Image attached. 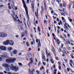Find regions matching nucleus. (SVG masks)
I'll list each match as a JSON object with an SVG mask.
<instances>
[{
    "mask_svg": "<svg viewBox=\"0 0 74 74\" xmlns=\"http://www.w3.org/2000/svg\"><path fill=\"white\" fill-rule=\"evenodd\" d=\"M28 55L29 57H30L32 56V54H31V53H28Z\"/></svg>",
    "mask_w": 74,
    "mask_h": 74,
    "instance_id": "28",
    "label": "nucleus"
},
{
    "mask_svg": "<svg viewBox=\"0 0 74 74\" xmlns=\"http://www.w3.org/2000/svg\"><path fill=\"white\" fill-rule=\"evenodd\" d=\"M62 21H63L64 22H66V20H65L64 18L63 17H62Z\"/></svg>",
    "mask_w": 74,
    "mask_h": 74,
    "instance_id": "19",
    "label": "nucleus"
},
{
    "mask_svg": "<svg viewBox=\"0 0 74 74\" xmlns=\"http://www.w3.org/2000/svg\"><path fill=\"white\" fill-rule=\"evenodd\" d=\"M51 61L52 63L53 64V63H54V62H53V61L52 59H51Z\"/></svg>",
    "mask_w": 74,
    "mask_h": 74,
    "instance_id": "34",
    "label": "nucleus"
},
{
    "mask_svg": "<svg viewBox=\"0 0 74 74\" xmlns=\"http://www.w3.org/2000/svg\"><path fill=\"white\" fill-rule=\"evenodd\" d=\"M70 64L71 66H72V67H73V65L71 64H73V60H70Z\"/></svg>",
    "mask_w": 74,
    "mask_h": 74,
    "instance_id": "13",
    "label": "nucleus"
},
{
    "mask_svg": "<svg viewBox=\"0 0 74 74\" xmlns=\"http://www.w3.org/2000/svg\"><path fill=\"white\" fill-rule=\"evenodd\" d=\"M0 49L2 51H5L7 49V48L5 47H0Z\"/></svg>",
    "mask_w": 74,
    "mask_h": 74,
    "instance_id": "9",
    "label": "nucleus"
},
{
    "mask_svg": "<svg viewBox=\"0 0 74 74\" xmlns=\"http://www.w3.org/2000/svg\"><path fill=\"white\" fill-rule=\"evenodd\" d=\"M67 26H68V27L69 28H71V26H70L68 24H67Z\"/></svg>",
    "mask_w": 74,
    "mask_h": 74,
    "instance_id": "46",
    "label": "nucleus"
},
{
    "mask_svg": "<svg viewBox=\"0 0 74 74\" xmlns=\"http://www.w3.org/2000/svg\"><path fill=\"white\" fill-rule=\"evenodd\" d=\"M14 41L12 40H9L8 45H10V46H13L14 45Z\"/></svg>",
    "mask_w": 74,
    "mask_h": 74,
    "instance_id": "6",
    "label": "nucleus"
},
{
    "mask_svg": "<svg viewBox=\"0 0 74 74\" xmlns=\"http://www.w3.org/2000/svg\"><path fill=\"white\" fill-rule=\"evenodd\" d=\"M26 45H27V46H28V47L29 46V43H28V42H27L26 43Z\"/></svg>",
    "mask_w": 74,
    "mask_h": 74,
    "instance_id": "39",
    "label": "nucleus"
},
{
    "mask_svg": "<svg viewBox=\"0 0 74 74\" xmlns=\"http://www.w3.org/2000/svg\"><path fill=\"white\" fill-rule=\"evenodd\" d=\"M62 64L63 66H64V67L65 68H66V66L65 65V64H64V63H63V62L62 63Z\"/></svg>",
    "mask_w": 74,
    "mask_h": 74,
    "instance_id": "42",
    "label": "nucleus"
},
{
    "mask_svg": "<svg viewBox=\"0 0 74 74\" xmlns=\"http://www.w3.org/2000/svg\"><path fill=\"white\" fill-rule=\"evenodd\" d=\"M54 40H57L58 41V44H60V41H59V40L57 38H55Z\"/></svg>",
    "mask_w": 74,
    "mask_h": 74,
    "instance_id": "15",
    "label": "nucleus"
},
{
    "mask_svg": "<svg viewBox=\"0 0 74 74\" xmlns=\"http://www.w3.org/2000/svg\"><path fill=\"white\" fill-rule=\"evenodd\" d=\"M44 5L45 9V10H46V11H47V6L46 5V4H45V2H44Z\"/></svg>",
    "mask_w": 74,
    "mask_h": 74,
    "instance_id": "20",
    "label": "nucleus"
},
{
    "mask_svg": "<svg viewBox=\"0 0 74 74\" xmlns=\"http://www.w3.org/2000/svg\"><path fill=\"white\" fill-rule=\"evenodd\" d=\"M17 22H18V23H22V21H20L19 19H18L17 20Z\"/></svg>",
    "mask_w": 74,
    "mask_h": 74,
    "instance_id": "21",
    "label": "nucleus"
},
{
    "mask_svg": "<svg viewBox=\"0 0 74 74\" xmlns=\"http://www.w3.org/2000/svg\"><path fill=\"white\" fill-rule=\"evenodd\" d=\"M60 7H62V4L61 3H60Z\"/></svg>",
    "mask_w": 74,
    "mask_h": 74,
    "instance_id": "58",
    "label": "nucleus"
},
{
    "mask_svg": "<svg viewBox=\"0 0 74 74\" xmlns=\"http://www.w3.org/2000/svg\"><path fill=\"white\" fill-rule=\"evenodd\" d=\"M23 3V4L24 7L25 8V12H26V15L27 16H28V9H27V8L26 6V3L25 2L24 0H22Z\"/></svg>",
    "mask_w": 74,
    "mask_h": 74,
    "instance_id": "1",
    "label": "nucleus"
},
{
    "mask_svg": "<svg viewBox=\"0 0 74 74\" xmlns=\"http://www.w3.org/2000/svg\"><path fill=\"white\" fill-rule=\"evenodd\" d=\"M9 40H7L6 41H5L3 42V44L4 45H8Z\"/></svg>",
    "mask_w": 74,
    "mask_h": 74,
    "instance_id": "5",
    "label": "nucleus"
},
{
    "mask_svg": "<svg viewBox=\"0 0 74 74\" xmlns=\"http://www.w3.org/2000/svg\"><path fill=\"white\" fill-rule=\"evenodd\" d=\"M66 43H67V44H70V42L68 40H67L66 41Z\"/></svg>",
    "mask_w": 74,
    "mask_h": 74,
    "instance_id": "25",
    "label": "nucleus"
},
{
    "mask_svg": "<svg viewBox=\"0 0 74 74\" xmlns=\"http://www.w3.org/2000/svg\"><path fill=\"white\" fill-rule=\"evenodd\" d=\"M8 51H11V50H12V48L11 47H9L8 48Z\"/></svg>",
    "mask_w": 74,
    "mask_h": 74,
    "instance_id": "18",
    "label": "nucleus"
},
{
    "mask_svg": "<svg viewBox=\"0 0 74 74\" xmlns=\"http://www.w3.org/2000/svg\"><path fill=\"white\" fill-rule=\"evenodd\" d=\"M42 58L43 60H45V57L44 56V55H42Z\"/></svg>",
    "mask_w": 74,
    "mask_h": 74,
    "instance_id": "17",
    "label": "nucleus"
},
{
    "mask_svg": "<svg viewBox=\"0 0 74 74\" xmlns=\"http://www.w3.org/2000/svg\"><path fill=\"white\" fill-rule=\"evenodd\" d=\"M11 7H12V8H13V9L14 10V6L12 5Z\"/></svg>",
    "mask_w": 74,
    "mask_h": 74,
    "instance_id": "40",
    "label": "nucleus"
},
{
    "mask_svg": "<svg viewBox=\"0 0 74 74\" xmlns=\"http://www.w3.org/2000/svg\"><path fill=\"white\" fill-rule=\"evenodd\" d=\"M25 34H27V31H26V30H25Z\"/></svg>",
    "mask_w": 74,
    "mask_h": 74,
    "instance_id": "52",
    "label": "nucleus"
},
{
    "mask_svg": "<svg viewBox=\"0 0 74 74\" xmlns=\"http://www.w3.org/2000/svg\"><path fill=\"white\" fill-rule=\"evenodd\" d=\"M38 51H40V49L39 47H38Z\"/></svg>",
    "mask_w": 74,
    "mask_h": 74,
    "instance_id": "51",
    "label": "nucleus"
},
{
    "mask_svg": "<svg viewBox=\"0 0 74 74\" xmlns=\"http://www.w3.org/2000/svg\"><path fill=\"white\" fill-rule=\"evenodd\" d=\"M4 55H2L1 56V57H2V58H7V53H4Z\"/></svg>",
    "mask_w": 74,
    "mask_h": 74,
    "instance_id": "11",
    "label": "nucleus"
},
{
    "mask_svg": "<svg viewBox=\"0 0 74 74\" xmlns=\"http://www.w3.org/2000/svg\"><path fill=\"white\" fill-rule=\"evenodd\" d=\"M30 60L31 61V62L29 63L28 65L29 66H30V64H32L33 62V58H31V59L30 58Z\"/></svg>",
    "mask_w": 74,
    "mask_h": 74,
    "instance_id": "8",
    "label": "nucleus"
},
{
    "mask_svg": "<svg viewBox=\"0 0 74 74\" xmlns=\"http://www.w3.org/2000/svg\"><path fill=\"white\" fill-rule=\"evenodd\" d=\"M62 21H60V22L58 23L59 25H62Z\"/></svg>",
    "mask_w": 74,
    "mask_h": 74,
    "instance_id": "27",
    "label": "nucleus"
},
{
    "mask_svg": "<svg viewBox=\"0 0 74 74\" xmlns=\"http://www.w3.org/2000/svg\"><path fill=\"white\" fill-rule=\"evenodd\" d=\"M18 26L20 31H22L23 30V28L20 26Z\"/></svg>",
    "mask_w": 74,
    "mask_h": 74,
    "instance_id": "14",
    "label": "nucleus"
},
{
    "mask_svg": "<svg viewBox=\"0 0 74 74\" xmlns=\"http://www.w3.org/2000/svg\"><path fill=\"white\" fill-rule=\"evenodd\" d=\"M57 27L58 29H60V27L59 26H57Z\"/></svg>",
    "mask_w": 74,
    "mask_h": 74,
    "instance_id": "57",
    "label": "nucleus"
},
{
    "mask_svg": "<svg viewBox=\"0 0 74 74\" xmlns=\"http://www.w3.org/2000/svg\"><path fill=\"white\" fill-rule=\"evenodd\" d=\"M10 69L12 70H14L16 72L18 71L19 68H18V67H15L14 66L13 64H11L10 66Z\"/></svg>",
    "mask_w": 74,
    "mask_h": 74,
    "instance_id": "2",
    "label": "nucleus"
},
{
    "mask_svg": "<svg viewBox=\"0 0 74 74\" xmlns=\"http://www.w3.org/2000/svg\"><path fill=\"white\" fill-rule=\"evenodd\" d=\"M36 42L38 43V47H41V43H40V40H38V39H36Z\"/></svg>",
    "mask_w": 74,
    "mask_h": 74,
    "instance_id": "7",
    "label": "nucleus"
},
{
    "mask_svg": "<svg viewBox=\"0 0 74 74\" xmlns=\"http://www.w3.org/2000/svg\"><path fill=\"white\" fill-rule=\"evenodd\" d=\"M67 48L68 50H70V49H71V48H70V47H67Z\"/></svg>",
    "mask_w": 74,
    "mask_h": 74,
    "instance_id": "33",
    "label": "nucleus"
},
{
    "mask_svg": "<svg viewBox=\"0 0 74 74\" xmlns=\"http://www.w3.org/2000/svg\"><path fill=\"white\" fill-rule=\"evenodd\" d=\"M18 64L19 66H22L23 65L22 63H18Z\"/></svg>",
    "mask_w": 74,
    "mask_h": 74,
    "instance_id": "31",
    "label": "nucleus"
},
{
    "mask_svg": "<svg viewBox=\"0 0 74 74\" xmlns=\"http://www.w3.org/2000/svg\"><path fill=\"white\" fill-rule=\"evenodd\" d=\"M7 36V34L6 33L4 32L0 33V37L1 38H5Z\"/></svg>",
    "mask_w": 74,
    "mask_h": 74,
    "instance_id": "3",
    "label": "nucleus"
},
{
    "mask_svg": "<svg viewBox=\"0 0 74 74\" xmlns=\"http://www.w3.org/2000/svg\"><path fill=\"white\" fill-rule=\"evenodd\" d=\"M60 37L61 38H62V39H63V40H64V38L63 37H62V35H60Z\"/></svg>",
    "mask_w": 74,
    "mask_h": 74,
    "instance_id": "29",
    "label": "nucleus"
},
{
    "mask_svg": "<svg viewBox=\"0 0 74 74\" xmlns=\"http://www.w3.org/2000/svg\"><path fill=\"white\" fill-rule=\"evenodd\" d=\"M27 23L28 25V27H29V23H30V21H29V20H28L27 22Z\"/></svg>",
    "mask_w": 74,
    "mask_h": 74,
    "instance_id": "22",
    "label": "nucleus"
},
{
    "mask_svg": "<svg viewBox=\"0 0 74 74\" xmlns=\"http://www.w3.org/2000/svg\"><path fill=\"white\" fill-rule=\"evenodd\" d=\"M2 66L5 67V68H7V67H9V65L7 64H3L2 65Z\"/></svg>",
    "mask_w": 74,
    "mask_h": 74,
    "instance_id": "10",
    "label": "nucleus"
},
{
    "mask_svg": "<svg viewBox=\"0 0 74 74\" xmlns=\"http://www.w3.org/2000/svg\"><path fill=\"white\" fill-rule=\"evenodd\" d=\"M67 71H70V69H69V68H67Z\"/></svg>",
    "mask_w": 74,
    "mask_h": 74,
    "instance_id": "63",
    "label": "nucleus"
},
{
    "mask_svg": "<svg viewBox=\"0 0 74 74\" xmlns=\"http://www.w3.org/2000/svg\"><path fill=\"white\" fill-rule=\"evenodd\" d=\"M71 6H72V5H69V7L70 9H71Z\"/></svg>",
    "mask_w": 74,
    "mask_h": 74,
    "instance_id": "37",
    "label": "nucleus"
},
{
    "mask_svg": "<svg viewBox=\"0 0 74 74\" xmlns=\"http://www.w3.org/2000/svg\"><path fill=\"white\" fill-rule=\"evenodd\" d=\"M36 24H38V21H36Z\"/></svg>",
    "mask_w": 74,
    "mask_h": 74,
    "instance_id": "53",
    "label": "nucleus"
},
{
    "mask_svg": "<svg viewBox=\"0 0 74 74\" xmlns=\"http://www.w3.org/2000/svg\"><path fill=\"white\" fill-rule=\"evenodd\" d=\"M52 48H53V50H52L53 52V53H55V48H54V47H52Z\"/></svg>",
    "mask_w": 74,
    "mask_h": 74,
    "instance_id": "24",
    "label": "nucleus"
},
{
    "mask_svg": "<svg viewBox=\"0 0 74 74\" xmlns=\"http://www.w3.org/2000/svg\"><path fill=\"white\" fill-rule=\"evenodd\" d=\"M8 67H7V68H6V71H10V68H9Z\"/></svg>",
    "mask_w": 74,
    "mask_h": 74,
    "instance_id": "26",
    "label": "nucleus"
},
{
    "mask_svg": "<svg viewBox=\"0 0 74 74\" xmlns=\"http://www.w3.org/2000/svg\"><path fill=\"white\" fill-rule=\"evenodd\" d=\"M4 73H5V74H7V72H6V71H4Z\"/></svg>",
    "mask_w": 74,
    "mask_h": 74,
    "instance_id": "64",
    "label": "nucleus"
},
{
    "mask_svg": "<svg viewBox=\"0 0 74 74\" xmlns=\"http://www.w3.org/2000/svg\"><path fill=\"white\" fill-rule=\"evenodd\" d=\"M64 60L65 61V62H66V63H67V60Z\"/></svg>",
    "mask_w": 74,
    "mask_h": 74,
    "instance_id": "59",
    "label": "nucleus"
},
{
    "mask_svg": "<svg viewBox=\"0 0 74 74\" xmlns=\"http://www.w3.org/2000/svg\"><path fill=\"white\" fill-rule=\"evenodd\" d=\"M8 8L10 9V10H11V6H8Z\"/></svg>",
    "mask_w": 74,
    "mask_h": 74,
    "instance_id": "49",
    "label": "nucleus"
},
{
    "mask_svg": "<svg viewBox=\"0 0 74 74\" xmlns=\"http://www.w3.org/2000/svg\"><path fill=\"white\" fill-rule=\"evenodd\" d=\"M53 68L55 69V64H54L53 66Z\"/></svg>",
    "mask_w": 74,
    "mask_h": 74,
    "instance_id": "61",
    "label": "nucleus"
},
{
    "mask_svg": "<svg viewBox=\"0 0 74 74\" xmlns=\"http://www.w3.org/2000/svg\"><path fill=\"white\" fill-rule=\"evenodd\" d=\"M13 54H16L17 53V51L16 50H14V51H13Z\"/></svg>",
    "mask_w": 74,
    "mask_h": 74,
    "instance_id": "16",
    "label": "nucleus"
},
{
    "mask_svg": "<svg viewBox=\"0 0 74 74\" xmlns=\"http://www.w3.org/2000/svg\"><path fill=\"white\" fill-rule=\"evenodd\" d=\"M64 27V29H66H66H69V28H68V27H67V26H65Z\"/></svg>",
    "mask_w": 74,
    "mask_h": 74,
    "instance_id": "30",
    "label": "nucleus"
},
{
    "mask_svg": "<svg viewBox=\"0 0 74 74\" xmlns=\"http://www.w3.org/2000/svg\"><path fill=\"white\" fill-rule=\"evenodd\" d=\"M2 60V58L0 57V61H1Z\"/></svg>",
    "mask_w": 74,
    "mask_h": 74,
    "instance_id": "62",
    "label": "nucleus"
},
{
    "mask_svg": "<svg viewBox=\"0 0 74 74\" xmlns=\"http://www.w3.org/2000/svg\"><path fill=\"white\" fill-rule=\"evenodd\" d=\"M56 59L57 60H59V58H58L57 57H56Z\"/></svg>",
    "mask_w": 74,
    "mask_h": 74,
    "instance_id": "48",
    "label": "nucleus"
},
{
    "mask_svg": "<svg viewBox=\"0 0 74 74\" xmlns=\"http://www.w3.org/2000/svg\"><path fill=\"white\" fill-rule=\"evenodd\" d=\"M38 30L39 32H40V27H38Z\"/></svg>",
    "mask_w": 74,
    "mask_h": 74,
    "instance_id": "32",
    "label": "nucleus"
},
{
    "mask_svg": "<svg viewBox=\"0 0 74 74\" xmlns=\"http://www.w3.org/2000/svg\"><path fill=\"white\" fill-rule=\"evenodd\" d=\"M68 19L69 21L70 22H72V19H71L69 17H68Z\"/></svg>",
    "mask_w": 74,
    "mask_h": 74,
    "instance_id": "23",
    "label": "nucleus"
},
{
    "mask_svg": "<svg viewBox=\"0 0 74 74\" xmlns=\"http://www.w3.org/2000/svg\"><path fill=\"white\" fill-rule=\"evenodd\" d=\"M42 64H44V66H45V65H46V63H45L44 62H42Z\"/></svg>",
    "mask_w": 74,
    "mask_h": 74,
    "instance_id": "45",
    "label": "nucleus"
},
{
    "mask_svg": "<svg viewBox=\"0 0 74 74\" xmlns=\"http://www.w3.org/2000/svg\"><path fill=\"white\" fill-rule=\"evenodd\" d=\"M63 6L65 7V3H63Z\"/></svg>",
    "mask_w": 74,
    "mask_h": 74,
    "instance_id": "60",
    "label": "nucleus"
},
{
    "mask_svg": "<svg viewBox=\"0 0 74 74\" xmlns=\"http://www.w3.org/2000/svg\"><path fill=\"white\" fill-rule=\"evenodd\" d=\"M67 23H65V24L64 25V26H67Z\"/></svg>",
    "mask_w": 74,
    "mask_h": 74,
    "instance_id": "44",
    "label": "nucleus"
},
{
    "mask_svg": "<svg viewBox=\"0 0 74 74\" xmlns=\"http://www.w3.org/2000/svg\"><path fill=\"white\" fill-rule=\"evenodd\" d=\"M32 40L33 41L34 44H35V41L33 39H32Z\"/></svg>",
    "mask_w": 74,
    "mask_h": 74,
    "instance_id": "47",
    "label": "nucleus"
},
{
    "mask_svg": "<svg viewBox=\"0 0 74 74\" xmlns=\"http://www.w3.org/2000/svg\"><path fill=\"white\" fill-rule=\"evenodd\" d=\"M11 11L12 12V13L14 15V16H15V12H14L13 11Z\"/></svg>",
    "mask_w": 74,
    "mask_h": 74,
    "instance_id": "35",
    "label": "nucleus"
},
{
    "mask_svg": "<svg viewBox=\"0 0 74 74\" xmlns=\"http://www.w3.org/2000/svg\"><path fill=\"white\" fill-rule=\"evenodd\" d=\"M50 8V10L51 11H52V8Z\"/></svg>",
    "mask_w": 74,
    "mask_h": 74,
    "instance_id": "54",
    "label": "nucleus"
},
{
    "mask_svg": "<svg viewBox=\"0 0 74 74\" xmlns=\"http://www.w3.org/2000/svg\"><path fill=\"white\" fill-rule=\"evenodd\" d=\"M15 60H16V58H13L12 59H7L6 60V61L7 62L13 63V62H14Z\"/></svg>",
    "mask_w": 74,
    "mask_h": 74,
    "instance_id": "4",
    "label": "nucleus"
},
{
    "mask_svg": "<svg viewBox=\"0 0 74 74\" xmlns=\"http://www.w3.org/2000/svg\"><path fill=\"white\" fill-rule=\"evenodd\" d=\"M46 54H47V56H48V51H47V50H46Z\"/></svg>",
    "mask_w": 74,
    "mask_h": 74,
    "instance_id": "36",
    "label": "nucleus"
},
{
    "mask_svg": "<svg viewBox=\"0 0 74 74\" xmlns=\"http://www.w3.org/2000/svg\"><path fill=\"white\" fill-rule=\"evenodd\" d=\"M4 6V5H0V8H1V7H3Z\"/></svg>",
    "mask_w": 74,
    "mask_h": 74,
    "instance_id": "41",
    "label": "nucleus"
},
{
    "mask_svg": "<svg viewBox=\"0 0 74 74\" xmlns=\"http://www.w3.org/2000/svg\"><path fill=\"white\" fill-rule=\"evenodd\" d=\"M19 37V36L18 35H16L15 36V37H16V38H18Z\"/></svg>",
    "mask_w": 74,
    "mask_h": 74,
    "instance_id": "38",
    "label": "nucleus"
},
{
    "mask_svg": "<svg viewBox=\"0 0 74 74\" xmlns=\"http://www.w3.org/2000/svg\"><path fill=\"white\" fill-rule=\"evenodd\" d=\"M58 10H59L60 11H61V12H62V9H58Z\"/></svg>",
    "mask_w": 74,
    "mask_h": 74,
    "instance_id": "50",
    "label": "nucleus"
},
{
    "mask_svg": "<svg viewBox=\"0 0 74 74\" xmlns=\"http://www.w3.org/2000/svg\"><path fill=\"white\" fill-rule=\"evenodd\" d=\"M12 17L13 18L14 21V22H16V21H17V20H16V18L14 17V16L12 14Z\"/></svg>",
    "mask_w": 74,
    "mask_h": 74,
    "instance_id": "12",
    "label": "nucleus"
},
{
    "mask_svg": "<svg viewBox=\"0 0 74 74\" xmlns=\"http://www.w3.org/2000/svg\"><path fill=\"white\" fill-rule=\"evenodd\" d=\"M40 64H41V63H40V62H39V64H38V66H40Z\"/></svg>",
    "mask_w": 74,
    "mask_h": 74,
    "instance_id": "55",
    "label": "nucleus"
},
{
    "mask_svg": "<svg viewBox=\"0 0 74 74\" xmlns=\"http://www.w3.org/2000/svg\"><path fill=\"white\" fill-rule=\"evenodd\" d=\"M36 73H37V74H40V72L37 70L36 71Z\"/></svg>",
    "mask_w": 74,
    "mask_h": 74,
    "instance_id": "43",
    "label": "nucleus"
},
{
    "mask_svg": "<svg viewBox=\"0 0 74 74\" xmlns=\"http://www.w3.org/2000/svg\"><path fill=\"white\" fill-rule=\"evenodd\" d=\"M47 21L46 20H44V23H47Z\"/></svg>",
    "mask_w": 74,
    "mask_h": 74,
    "instance_id": "56",
    "label": "nucleus"
}]
</instances>
